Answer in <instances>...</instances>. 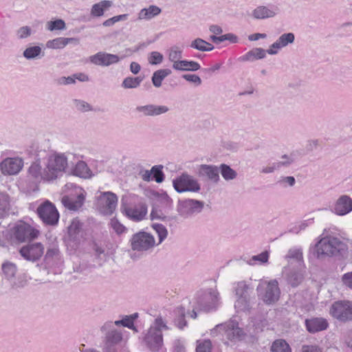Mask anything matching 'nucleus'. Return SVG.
I'll return each mask as SVG.
<instances>
[{"label":"nucleus","instance_id":"60","mask_svg":"<svg viewBox=\"0 0 352 352\" xmlns=\"http://www.w3.org/2000/svg\"><path fill=\"white\" fill-rule=\"evenodd\" d=\"M341 280L344 286L352 289V272L343 274Z\"/></svg>","mask_w":352,"mask_h":352},{"label":"nucleus","instance_id":"52","mask_svg":"<svg viewBox=\"0 0 352 352\" xmlns=\"http://www.w3.org/2000/svg\"><path fill=\"white\" fill-rule=\"evenodd\" d=\"M73 104L74 107L78 110L81 112H87L92 110V107L91 104H89L88 102L82 100H78L75 99L73 100Z\"/></svg>","mask_w":352,"mask_h":352},{"label":"nucleus","instance_id":"48","mask_svg":"<svg viewBox=\"0 0 352 352\" xmlns=\"http://www.w3.org/2000/svg\"><path fill=\"white\" fill-rule=\"evenodd\" d=\"M46 28L49 31L64 30L66 29V24L63 19H58L54 21H50L46 23Z\"/></svg>","mask_w":352,"mask_h":352},{"label":"nucleus","instance_id":"33","mask_svg":"<svg viewBox=\"0 0 352 352\" xmlns=\"http://www.w3.org/2000/svg\"><path fill=\"white\" fill-rule=\"evenodd\" d=\"M171 74L169 69H161L155 71L152 76L151 80L155 87H160L163 80Z\"/></svg>","mask_w":352,"mask_h":352},{"label":"nucleus","instance_id":"16","mask_svg":"<svg viewBox=\"0 0 352 352\" xmlns=\"http://www.w3.org/2000/svg\"><path fill=\"white\" fill-rule=\"evenodd\" d=\"M124 58V56H119L116 54L100 52L89 56V59L91 63L96 65L108 67L119 63Z\"/></svg>","mask_w":352,"mask_h":352},{"label":"nucleus","instance_id":"10","mask_svg":"<svg viewBox=\"0 0 352 352\" xmlns=\"http://www.w3.org/2000/svg\"><path fill=\"white\" fill-rule=\"evenodd\" d=\"M121 211L129 219L138 222L142 221L146 216L147 206L142 201L130 204H122Z\"/></svg>","mask_w":352,"mask_h":352},{"label":"nucleus","instance_id":"4","mask_svg":"<svg viewBox=\"0 0 352 352\" xmlns=\"http://www.w3.org/2000/svg\"><path fill=\"white\" fill-rule=\"evenodd\" d=\"M168 329L166 321L161 316L156 318L144 338L147 347L152 351H159L163 345L162 331Z\"/></svg>","mask_w":352,"mask_h":352},{"label":"nucleus","instance_id":"19","mask_svg":"<svg viewBox=\"0 0 352 352\" xmlns=\"http://www.w3.org/2000/svg\"><path fill=\"white\" fill-rule=\"evenodd\" d=\"M278 11V8L275 6H259L252 10V16L255 19L263 20L274 17Z\"/></svg>","mask_w":352,"mask_h":352},{"label":"nucleus","instance_id":"36","mask_svg":"<svg viewBox=\"0 0 352 352\" xmlns=\"http://www.w3.org/2000/svg\"><path fill=\"white\" fill-rule=\"evenodd\" d=\"M75 175L82 178H90L91 173L87 164L82 161L78 162L74 168Z\"/></svg>","mask_w":352,"mask_h":352},{"label":"nucleus","instance_id":"15","mask_svg":"<svg viewBox=\"0 0 352 352\" xmlns=\"http://www.w3.org/2000/svg\"><path fill=\"white\" fill-rule=\"evenodd\" d=\"M23 167V160L19 157H6L0 163V170L4 175L18 174Z\"/></svg>","mask_w":352,"mask_h":352},{"label":"nucleus","instance_id":"45","mask_svg":"<svg viewBox=\"0 0 352 352\" xmlns=\"http://www.w3.org/2000/svg\"><path fill=\"white\" fill-rule=\"evenodd\" d=\"M122 340V334L117 330H111L109 331V333L106 336V344L107 346H112L113 344H116L121 341Z\"/></svg>","mask_w":352,"mask_h":352},{"label":"nucleus","instance_id":"22","mask_svg":"<svg viewBox=\"0 0 352 352\" xmlns=\"http://www.w3.org/2000/svg\"><path fill=\"white\" fill-rule=\"evenodd\" d=\"M333 211L339 216L349 213L352 211V199L347 195H342L336 201Z\"/></svg>","mask_w":352,"mask_h":352},{"label":"nucleus","instance_id":"32","mask_svg":"<svg viewBox=\"0 0 352 352\" xmlns=\"http://www.w3.org/2000/svg\"><path fill=\"white\" fill-rule=\"evenodd\" d=\"M200 68V65L196 61L182 60L175 70L180 72H196Z\"/></svg>","mask_w":352,"mask_h":352},{"label":"nucleus","instance_id":"28","mask_svg":"<svg viewBox=\"0 0 352 352\" xmlns=\"http://www.w3.org/2000/svg\"><path fill=\"white\" fill-rule=\"evenodd\" d=\"M166 55L168 61L172 63L173 69H175L182 60L183 50L177 45H173L166 50Z\"/></svg>","mask_w":352,"mask_h":352},{"label":"nucleus","instance_id":"21","mask_svg":"<svg viewBox=\"0 0 352 352\" xmlns=\"http://www.w3.org/2000/svg\"><path fill=\"white\" fill-rule=\"evenodd\" d=\"M285 259L290 267H298L299 269H304L302 252L300 248H294L289 250L285 255Z\"/></svg>","mask_w":352,"mask_h":352},{"label":"nucleus","instance_id":"17","mask_svg":"<svg viewBox=\"0 0 352 352\" xmlns=\"http://www.w3.org/2000/svg\"><path fill=\"white\" fill-rule=\"evenodd\" d=\"M295 41V35L292 32L284 33L281 34L277 40L274 42L267 50V54L275 55L279 50L287 47L288 45L293 44Z\"/></svg>","mask_w":352,"mask_h":352},{"label":"nucleus","instance_id":"24","mask_svg":"<svg viewBox=\"0 0 352 352\" xmlns=\"http://www.w3.org/2000/svg\"><path fill=\"white\" fill-rule=\"evenodd\" d=\"M219 168L214 165L201 164L198 169V174L201 177H206L214 183L220 180Z\"/></svg>","mask_w":352,"mask_h":352},{"label":"nucleus","instance_id":"6","mask_svg":"<svg viewBox=\"0 0 352 352\" xmlns=\"http://www.w3.org/2000/svg\"><path fill=\"white\" fill-rule=\"evenodd\" d=\"M129 243L131 250L138 252H148L157 245L153 234L144 231H140L133 234Z\"/></svg>","mask_w":352,"mask_h":352},{"label":"nucleus","instance_id":"9","mask_svg":"<svg viewBox=\"0 0 352 352\" xmlns=\"http://www.w3.org/2000/svg\"><path fill=\"white\" fill-rule=\"evenodd\" d=\"M330 315L343 322L352 320V301L338 300L329 309Z\"/></svg>","mask_w":352,"mask_h":352},{"label":"nucleus","instance_id":"47","mask_svg":"<svg viewBox=\"0 0 352 352\" xmlns=\"http://www.w3.org/2000/svg\"><path fill=\"white\" fill-rule=\"evenodd\" d=\"M234 307L239 311H246L250 308V296H236Z\"/></svg>","mask_w":352,"mask_h":352},{"label":"nucleus","instance_id":"37","mask_svg":"<svg viewBox=\"0 0 352 352\" xmlns=\"http://www.w3.org/2000/svg\"><path fill=\"white\" fill-rule=\"evenodd\" d=\"M267 50L262 48H255L248 52L243 57L244 60L253 61L256 59H262L265 57Z\"/></svg>","mask_w":352,"mask_h":352},{"label":"nucleus","instance_id":"44","mask_svg":"<svg viewBox=\"0 0 352 352\" xmlns=\"http://www.w3.org/2000/svg\"><path fill=\"white\" fill-rule=\"evenodd\" d=\"M142 81L140 77H127L123 80L122 87L124 89H135L140 86Z\"/></svg>","mask_w":352,"mask_h":352},{"label":"nucleus","instance_id":"43","mask_svg":"<svg viewBox=\"0 0 352 352\" xmlns=\"http://www.w3.org/2000/svg\"><path fill=\"white\" fill-rule=\"evenodd\" d=\"M271 352H292L289 345L283 340L274 341L271 346Z\"/></svg>","mask_w":352,"mask_h":352},{"label":"nucleus","instance_id":"29","mask_svg":"<svg viewBox=\"0 0 352 352\" xmlns=\"http://www.w3.org/2000/svg\"><path fill=\"white\" fill-rule=\"evenodd\" d=\"M161 12L162 10L160 8L157 6L151 5L148 8H142L139 12L138 18L139 20L149 21L158 16Z\"/></svg>","mask_w":352,"mask_h":352},{"label":"nucleus","instance_id":"13","mask_svg":"<svg viewBox=\"0 0 352 352\" xmlns=\"http://www.w3.org/2000/svg\"><path fill=\"white\" fill-rule=\"evenodd\" d=\"M44 250L45 248L41 243L36 242L23 246L20 249L19 253L24 259L35 262L42 257Z\"/></svg>","mask_w":352,"mask_h":352},{"label":"nucleus","instance_id":"20","mask_svg":"<svg viewBox=\"0 0 352 352\" xmlns=\"http://www.w3.org/2000/svg\"><path fill=\"white\" fill-rule=\"evenodd\" d=\"M303 270L298 267H290L286 266L283 268V274L285 276L287 282L293 287L298 286L303 279Z\"/></svg>","mask_w":352,"mask_h":352},{"label":"nucleus","instance_id":"46","mask_svg":"<svg viewBox=\"0 0 352 352\" xmlns=\"http://www.w3.org/2000/svg\"><path fill=\"white\" fill-rule=\"evenodd\" d=\"M152 228L157 234L158 242L156 244L158 245L167 237L168 230L164 226L160 223H153Z\"/></svg>","mask_w":352,"mask_h":352},{"label":"nucleus","instance_id":"35","mask_svg":"<svg viewBox=\"0 0 352 352\" xmlns=\"http://www.w3.org/2000/svg\"><path fill=\"white\" fill-rule=\"evenodd\" d=\"M288 161H278L275 162L271 164H269L268 165L263 166L261 170V173L268 174L272 173L274 172L275 170L279 169L282 166H289V163L291 162V160L289 158H287Z\"/></svg>","mask_w":352,"mask_h":352},{"label":"nucleus","instance_id":"63","mask_svg":"<svg viewBox=\"0 0 352 352\" xmlns=\"http://www.w3.org/2000/svg\"><path fill=\"white\" fill-rule=\"evenodd\" d=\"M219 334L224 335V324H218L210 331L212 337L218 336Z\"/></svg>","mask_w":352,"mask_h":352},{"label":"nucleus","instance_id":"41","mask_svg":"<svg viewBox=\"0 0 352 352\" xmlns=\"http://www.w3.org/2000/svg\"><path fill=\"white\" fill-rule=\"evenodd\" d=\"M210 39L214 43L219 44L225 41H229L232 43H236L239 41L238 37L232 33L226 34L220 36H216L215 35H211Z\"/></svg>","mask_w":352,"mask_h":352},{"label":"nucleus","instance_id":"26","mask_svg":"<svg viewBox=\"0 0 352 352\" xmlns=\"http://www.w3.org/2000/svg\"><path fill=\"white\" fill-rule=\"evenodd\" d=\"M224 336L230 340H240L243 332L236 322L231 320L224 323Z\"/></svg>","mask_w":352,"mask_h":352},{"label":"nucleus","instance_id":"7","mask_svg":"<svg viewBox=\"0 0 352 352\" xmlns=\"http://www.w3.org/2000/svg\"><path fill=\"white\" fill-rule=\"evenodd\" d=\"M174 189L179 193L185 192H199L201 184L199 181L188 173H184L173 180Z\"/></svg>","mask_w":352,"mask_h":352},{"label":"nucleus","instance_id":"58","mask_svg":"<svg viewBox=\"0 0 352 352\" xmlns=\"http://www.w3.org/2000/svg\"><path fill=\"white\" fill-rule=\"evenodd\" d=\"M32 34V30L28 26H23L16 31V36L19 39H24L30 36Z\"/></svg>","mask_w":352,"mask_h":352},{"label":"nucleus","instance_id":"1","mask_svg":"<svg viewBox=\"0 0 352 352\" xmlns=\"http://www.w3.org/2000/svg\"><path fill=\"white\" fill-rule=\"evenodd\" d=\"M67 168V157L64 153H55L48 156L44 166L33 162L28 169L27 180L34 186L41 182H50L61 177Z\"/></svg>","mask_w":352,"mask_h":352},{"label":"nucleus","instance_id":"56","mask_svg":"<svg viewBox=\"0 0 352 352\" xmlns=\"http://www.w3.org/2000/svg\"><path fill=\"white\" fill-rule=\"evenodd\" d=\"M162 166H155L152 167V168H151L152 174L153 175L157 183L162 182L164 179V175L162 170Z\"/></svg>","mask_w":352,"mask_h":352},{"label":"nucleus","instance_id":"61","mask_svg":"<svg viewBox=\"0 0 352 352\" xmlns=\"http://www.w3.org/2000/svg\"><path fill=\"white\" fill-rule=\"evenodd\" d=\"M311 223V219L300 221L294 228H293L292 231L295 233H298L301 230L306 229Z\"/></svg>","mask_w":352,"mask_h":352},{"label":"nucleus","instance_id":"40","mask_svg":"<svg viewBox=\"0 0 352 352\" xmlns=\"http://www.w3.org/2000/svg\"><path fill=\"white\" fill-rule=\"evenodd\" d=\"M42 53V49L39 46H31L27 47L23 52V56L28 60L37 58Z\"/></svg>","mask_w":352,"mask_h":352},{"label":"nucleus","instance_id":"50","mask_svg":"<svg viewBox=\"0 0 352 352\" xmlns=\"http://www.w3.org/2000/svg\"><path fill=\"white\" fill-rule=\"evenodd\" d=\"M2 270L7 278H12L16 272V266L11 262H6L2 265Z\"/></svg>","mask_w":352,"mask_h":352},{"label":"nucleus","instance_id":"53","mask_svg":"<svg viewBox=\"0 0 352 352\" xmlns=\"http://www.w3.org/2000/svg\"><path fill=\"white\" fill-rule=\"evenodd\" d=\"M59 250L56 244H53L47 248L45 254V259H56L58 258Z\"/></svg>","mask_w":352,"mask_h":352},{"label":"nucleus","instance_id":"54","mask_svg":"<svg viewBox=\"0 0 352 352\" xmlns=\"http://www.w3.org/2000/svg\"><path fill=\"white\" fill-rule=\"evenodd\" d=\"M212 344L210 340L197 342L196 352H211Z\"/></svg>","mask_w":352,"mask_h":352},{"label":"nucleus","instance_id":"8","mask_svg":"<svg viewBox=\"0 0 352 352\" xmlns=\"http://www.w3.org/2000/svg\"><path fill=\"white\" fill-rule=\"evenodd\" d=\"M118 204V197L111 192H101L96 197V208L104 215H111L115 211Z\"/></svg>","mask_w":352,"mask_h":352},{"label":"nucleus","instance_id":"42","mask_svg":"<svg viewBox=\"0 0 352 352\" xmlns=\"http://www.w3.org/2000/svg\"><path fill=\"white\" fill-rule=\"evenodd\" d=\"M252 289L250 283L246 281H240L237 283L235 287L236 296H249V292Z\"/></svg>","mask_w":352,"mask_h":352},{"label":"nucleus","instance_id":"31","mask_svg":"<svg viewBox=\"0 0 352 352\" xmlns=\"http://www.w3.org/2000/svg\"><path fill=\"white\" fill-rule=\"evenodd\" d=\"M189 46L200 52H210L214 50V46L211 43L201 38H197L192 40Z\"/></svg>","mask_w":352,"mask_h":352},{"label":"nucleus","instance_id":"23","mask_svg":"<svg viewBox=\"0 0 352 352\" xmlns=\"http://www.w3.org/2000/svg\"><path fill=\"white\" fill-rule=\"evenodd\" d=\"M77 198L76 200H73L67 196H64L62 198L63 204L72 210H78L83 204L86 192L82 188L78 189L76 191Z\"/></svg>","mask_w":352,"mask_h":352},{"label":"nucleus","instance_id":"62","mask_svg":"<svg viewBox=\"0 0 352 352\" xmlns=\"http://www.w3.org/2000/svg\"><path fill=\"white\" fill-rule=\"evenodd\" d=\"M173 352H186L184 341L178 339L174 342Z\"/></svg>","mask_w":352,"mask_h":352},{"label":"nucleus","instance_id":"11","mask_svg":"<svg viewBox=\"0 0 352 352\" xmlns=\"http://www.w3.org/2000/svg\"><path fill=\"white\" fill-rule=\"evenodd\" d=\"M37 213L41 220L48 225H56L59 219V214L54 205L45 201L37 208Z\"/></svg>","mask_w":352,"mask_h":352},{"label":"nucleus","instance_id":"57","mask_svg":"<svg viewBox=\"0 0 352 352\" xmlns=\"http://www.w3.org/2000/svg\"><path fill=\"white\" fill-rule=\"evenodd\" d=\"M126 18H127L126 14H121V15L115 16L111 19H109L104 21L103 22L102 25L104 27H110V26H112L113 25H114L116 22L125 20V19H126Z\"/></svg>","mask_w":352,"mask_h":352},{"label":"nucleus","instance_id":"2","mask_svg":"<svg viewBox=\"0 0 352 352\" xmlns=\"http://www.w3.org/2000/svg\"><path fill=\"white\" fill-rule=\"evenodd\" d=\"M40 234L38 230L31 225L20 221L10 228L6 236L12 245H19L36 239Z\"/></svg>","mask_w":352,"mask_h":352},{"label":"nucleus","instance_id":"18","mask_svg":"<svg viewBox=\"0 0 352 352\" xmlns=\"http://www.w3.org/2000/svg\"><path fill=\"white\" fill-rule=\"evenodd\" d=\"M135 112L143 116H158L169 111V108L166 105H155L153 104L140 105L135 108Z\"/></svg>","mask_w":352,"mask_h":352},{"label":"nucleus","instance_id":"55","mask_svg":"<svg viewBox=\"0 0 352 352\" xmlns=\"http://www.w3.org/2000/svg\"><path fill=\"white\" fill-rule=\"evenodd\" d=\"M148 59L151 65H159L163 61L164 56L158 52H152Z\"/></svg>","mask_w":352,"mask_h":352},{"label":"nucleus","instance_id":"5","mask_svg":"<svg viewBox=\"0 0 352 352\" xmlns=\"http://www.w3.org/2000/svg\"><path fill=\"white\" fill-rule=\"evenodd\" d=\"M256 292L258 298L266 305H273L280 298V289L276 280H261Z\"/></svg>","mask_w":352,"mask_h":352},{"label":"nucleus","instance_id":"30","mask_svg":"<svg viewBox=\"0 0 352 352\" xmlns=\"http://www.w3.org/2000/svg\"><path fill=\"white\" fill-rule=\"evenodd\" d=\"M112 6V1L104 0L95 3L91 8V15L95 17L103 16L104 12Z\"/></svg>","mask_w":352,"mask_h":352},{"label":"nucleus","instance_id":"38","mask_svg":"<svg viewBox=\"0 0 352 352\" xmlns=\"http://www.w3.org/2000/svg\"><path fill=\"white\" fill-rule=\"evenodd\" d=\"M269 256V252L267 251H265L259 254L252 256L249 260L247 261V263L250 265L265 264L268 262Z\"/></svg>","mask_w":352,"mask_h":352},{"label":"nucleus","instance_id":"12","mask_svg":"<svg viewBox=\"0 0 352 352\" xmlns=\"http://www.w3.org/2000/svg\"><path fill=\"white\" fill-rule=\"evenodd\" d=\"M219 302V294L216 289H210L197 300L198 307L204 311L215 309Z\"/></svg>","mask_w":352,"mask_h":352},{"label":"nucleus","instance_id":"59","mask_svg":"<svg viewBox=\"0 0 352 352\" xmlns=\"http://www.w3.org/2000/svg\"><path fill=\"white\" fill-rule=\"evenodd\" d=\"M182 78L187 80L188 82L194 83L197 86H199L201 84V78L196 74H184L182 76Z\"/></svg>","mask_w":352,"mask_h":352},{"label":"nucleus","instance_id":"64","mask_svg":"<svg viewBox=\"0 0 352 352\" xmlns=\"http://www.w3.org/2000/svg\"><path fill=\"white\" fill-rule=\"evenodd\" d=\"M302 352H322V349L316 345H304Z\"/></svg>","mask_w":352,"mask_h":352},{"label":"nucleus","instance_id":"3","mask_svg":"<svg viewBox=\"0 0 352 352\" xmlns=\"http://www.w3.org/2000/svg\"><path fill=\"white\" fill-rule=\"evenodd\" d=\"M316 256L320 259L342 254L348 249L346 244L343 241L332 236L322 238L316 244Z\"/></svg>","mask_w":352,"mask_h":352},{"label":"nucleus","instance_id":"27","mask_svg":"<svg viewBox=\"0 0 352 352\" xmlns=\"http://www.w3.org/2000/svg\"><path fill=\"white\" fill-rule=\"evenodd\" d=\"M305 325L309 333H314L327 329L329 323L323 318H312L305 320Z\"/></svg>","mask_w":352,"mask_h":352},{"label":"nucleus","instance_id":"34","mask_svg":"<svg viewBox=\"0 0 352 352\" xmlns=\"http://www.w3.org/2000/svg\"><path fill=\"white\" fill-rule=\"evenodd\" d=\"M219 172L222 177L227 182L234 180L237 177V173L229 165L221 164L219 166Z\"/></svg>","mask_w":352,"mask_h":352},{"label":"nucleus","instance_id":"14","mask_svg":"<svg viewBox=\"0 0 352 352\" xmlns=\"http://www.w3.org/2000/svg\"><path fill=\"white\" fill-rule=\"evenodd\" d=\"M204 203L195 199H186L180 201L177 210L180 215L188 217L194 214L200 212L204 208Z\"/></svg>","mask_w":352,"mask_h":352},{"label":"nucleus","instance_id":"25","mask_svg":"<svg viewBox=\"0 0 352 352\" xmlns=\"http://www.w3.org/2000/svg\"><path fill=\"white\" fill-rule=\"evenodd\" d=\"M80 41L78 38L57 37L54 39L47 41L45 44V46L48 49L61 50L69 43H72L74 45H78Z\"/></svg>","mask_w":352,"mask_h":352},{"label":"nucleus","instance_id":"49","mask_svg":"<svg viewBox=\"0 0 352 352\" xmlns=\"http://www.w3.org/2000/svg\"><path fill=\"white\" fill-rule=\"evenodd\" d=\"M82 224L78 219H73L68 227V233L69 236L75 239L80 232Z\"/></svg>","mask_w":352,"mask_h":352},{"label":"nucleus","instance_id":"51","mask_svg":"<svg viewBox=\"0 0 352 352\" xmlns=\"http://www.w3.org/2000/svg\"><path fill=\"white\" fill-rule=\"evenodd\" d=\"M110 228L118 235L124 233L126 228L116 218H112L109 223Z\"/></svg>","mask_w":352,"mask_h":352},{"label":"nucleus","instance_id":"39","mask_svg":"<svg viewBox=\"0 0 352 352\" xmlns=\"http://www.w3.org/2000/svg\"><path fill=\"white\" fill-rule=\"evenodd\" d=\"M10 199L8 195L0 193V218L3 217L10 210Z\"/></svg>","mask_w":352,"mask_h":352}]
</instances>
